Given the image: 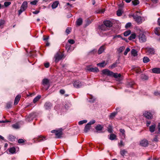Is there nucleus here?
<instances>
[{
    "label": "nucleus",
    "mask_w": 160,
    "mask_h": 160,
    "mask_svg": "<svg viewBox=\"0 0 160 160\" xmlns=\"http://www.w3.org/2000/svg\"><path fill=\"white\" fill-rule=\"evenodd\" d=\"M73 84L74 87L76 88H79L84 86V83L78 80H74L73 81Z\"/></svg>",
    "instance_id": "nucleus-1"
},
{
    "label": "nucleus",
    "mask_w": 160,
    "mask_h": 160,
    "mask_svg": "<svg viewBox=\"0 0 160 160\" xmlns=\"http://www.w3.org/2000/svg\"><path fill=\"white\" fill-rule=\"evenodd\" d=\"M131 16L133 18L134 20L139 23H141L142 22V18L140 16H138L137 14H133Z\"/></svg>",
    "instance_id": "nucleus-2"
},
{
    "label": "nucleus",
    "mask_w": 160,
    "mask_h": 160,
    "mask_svg": "<svg viewBox=\"0 0 160 160\" xmlns=\"http://www.w3.org/2000/svg\"><path fill=\"white\" fill-rule=\"evenodd\" d=\"M63 57V54H60L59 53H57L54 56L55 62L56 63L58 62L60 60L62 59Z\"/></svg>",
    "instance_id": "nucleus-3"
},
{
    "label": "nucleus",
    "mask_w": 160,
    "mask_h": 160,
    "mask_svg": "<svg viewBox=\"0 0 160 160\" xmlns=\"http://www.w3.org/2000/svg\"><path fill=\"white\" fill-rule=\"evenodd\" d=\"M139 41L140 42H144L146 41V37L143 33H140L138 36Z\"/></svg>",
    "instance_id": "nucleus-4"
},
{
    "label": "nucleus",
    "mask_w": 160,
    "mask_h": 160,
    "mask_svg": "<svg viewBox=\"0 0 160 160\" xmlns=\"http://www.w3.org/2000/svg\"><path fill=\"white\" fill-rule=\"evenodd\" d=\"M102 73L105 75H107L109 76H112L113 72L108 70V69H105L102 70Z\"/></svg>",
    "instance_id": "nucleus-5"
},
{
    "label": "nucleus",
    "mask_w": 160,
    "mask_h": 160,
    "mask_svg": "<svg viewBox=\"0 0 160 160\" xmlns=\"http://www.w3.org/2000/svg\"><path fill=\"white\" fill-rule=\"evenodd\" d=\"M144 116L147 119H151L152 118V115L151 112L148 111H146L143 113Z\"/></svg>",
    "instance_id": "nucleus-6"
},
{
    "label": "nucleus",
    "mask_w": 160,
    "mask_h": 160,
    "mask_svg": "<svg viewBox=\"0 0 160 160\" xmlns=\"http://www.w3.org/2000/svg\"><path fill=\"white\" fill-rule=\"evenodd\" d=\"M37 115L36 112H32L28 116L27 120L28 121L32 120L34 118H35Z\"/></svg>",
    "instance_id": "nucleus-7"
},
{
    "label": "nucleus",
    "mask_w": 160,
    "mask_h": 160,
    "mask_svg": "<svg viewBox=\"0 0 160 160\" xmlns=\"http://www.w3.org/2000/svg\"><path fill=\"white\" fill-rule=\"evenodd\" d=\"M148 145V141L145 139L142 140L140 142V145L143 147H147Z\"/></svg>",
    "instance_id": "nucleus-8"
},
{
    "label": "nucleus",
    "mask_w": 160,
    "mask_h": 160,
    "mask_svg": "<svg viewBox=\"0 0 160 160\" xmlns=\"http://www.w3.org/2000/svg\"><path fill=\"white\" fill-rule=\"evenodd\" d=\"M49 80L46 78H44L42 80V84L44 86L46 85L48 86V87L46 88V90H47L49 88Z\"/></svg>",
    "instance_id": "nucleus-9"
},
{
    "label": "nucleus",
    "mask_w": 160,
    "mask_h": 160,
    "mask_svg": "<svg viewBox=\"0 0 160 160\" xmlns=\"http://www.w3.org/2000/svg\"><path fill=\"white\" fill-rule=\"evenodd\" d=\"M52 106V103L50 102H46L44 105V107L46 110L50 109Z\"/></svg>",
    "instance_id": "nucleus-10"
},
{
    "label": "nucleus",
    "mask_w": 160,
    "mask_h": 160,
    "mask_svg": "<svg viewBox=\"0 0 160 160\" xmlns=\"http://www.w3.org/2000/svg\"><path fill=\"white\" fill-rule=\"evenodd\" d=\"M146 49L147 51V52L151 55L154 54L155 53V50L153 48L147 47Z\"/></svg>",
    "instance_id": "nucleus-11"
},
{
    "label": "nucleus",
    "mask_w": 160,
    "mask_h": 160,
    "mask_svg": "<svg viewBox=\"0 0 160 160\" xmlns=\"http://www.w3.org/2000/svg\"><path fill=\"white\" fill-rule=\"evenodd\" d=\"M103 23L107 27H111L112 26V23L109 20L104 21Z\"/></svg>",
    "instance_id": "nucleus-12"
},
{
    "label": "nucleus",
    "mask_w": 160,
    "mask_h": 160,
    "mask_svg": "<svg viewBox=\"0 0 160 160\" xmlns=\"http://www.w3.org/2000/svg\"><path fill=\"white\" fill-rule=\"evenodd\" d=\"M119 59H118V60H116L115 62L114 63L111 65L109 66V68L110 69H112L116 67L117 66L118 64H119Z\"/></svg>",
    "instance_id": "nucleus-13"
},
{
    "label": "nucleus",
    "mask_w": 160,
    "mask_h": 160,
    "mask_svg": "<svg viewBox=\"0 0 160 160\" xmlns=\"http://www.w3.org/2000/svg\"><path fill=\"white\" fill-rule=\"evenodd\" d=\"M98 29L102 31H105L107 30V27L103 23V24H102L98 26Z\"/></svg>",
    "instance_id": "nucleus-14"
},
{
    "label": "nucleus",
    "mask_w": 160,
    "mask_h": 160,
    "mask_svg": "<svg viewBox=\"0 0 160 160\" xmlns=\"http://www.w3.org/2000/svg\"><path fill=\"white\" fill-rule=\"evenodd\" d=\"M105 48L104 46L102 45L99 48L98 51V54H100L102 53V52L104 51L105 50Z\"/></svg>",
    "instance_id": "nucleus-15"
},
{
    "label": "nucleus",
    "mask_w": 160,
    "mask_h": 160,
    "mask_svg": "<svg viewBox=\"0 0 160 160\" xmlns=\"http://www.w3.org/2000/svg\"><path fill=\"white\" fill-rule=\"evenodd\" d=\"M88 70L91 72H98L99 71L98 68L97 67L90 68L88 69Z\"/></svg>",
    "instance_id": "nucleus-16"
},
{
    "label": "nucleus",
    "mask_w": 160,
    "mask_h": 160,
    "mask_svg": "<svg viewBox=\"0 0 160 160\" xmlns=\"http://www.w3.org/2000/svg\"><path fill=\"white\" fill-rule=\"evenodd\" d=\"M152 72L153 73L159 74L160 73V68H155L152 69Z\"/></svg>",
    "instance_id": "nucleus-17"
},
{
    "label": "nucleus",
    "mask_w": 160,
    "mask_h": 160,
    "mask_svg": "<svg viewBox=\"0 0 160 160\" xmlns=\"http://www.w3.org/2000/svg\"><path fill=\"white\" fill-rule=\"evenodd\" d=\"M62 130H58L57 131L55 134L56 136V137L58 138H60L61 137V136L62 135Z\"/></svg>",
    "instance_id": "nucleus-18"
},
{
    "label": "nucleus",
    "mask_w": 160,
    "mask_h": 160,
    "mask_svg": "<svg viewBox=\"0 0 160 160\" xmlns=\"http://www.w3.org/2000/svg\"><path fill=\"white\" fill-rule=\"evenodd\" d=\"M20 98L21 95H18L16 97L14 102L15 105H17L18 104L20 100Z\"/></svg>",
    "instance_id": "nucleus-19"
},
{
    "label": "nucleus",
    "mask_w": 160,
    "mask_h": 160,
    "mask_svg": "<svg viewBox=\"0 0 160 160\" xmlns=\"http://www.w3.org/2000/svg\"><path fill=\"white\" fill-rule=\"evenodd\" d=\"M77 25L80 26L81 25L82 23V19L81 18H78L76 21Z\"/></svg>",
    "instance_id": "nucleus-20"
},
{
    "label": "nucleus",
    "mask_w": 160,
    "mask_h": 160,
    "mask_svg": "<svg viewBox=\"0 0 160 160\" xmlns=\"http://www.w3.org/2000/svg\"><path fill=\"white\" fill-rule=\"evenodd\" d=\"M156 127V125L155 124L152 125L149 127V131L152 133L154 132Z\"/></svg>",
    "instance_id": "nucleus-21"
},
{
    "label": "nucleus",
    "mask_w": 160,
    "mask_h": 160,
    "mask_svg": "<svg viewBox=\"0 0 160 160\" xmlns=\"http://www.w3.org/2000/svg\"><path fill=\"white\" fill-rule=\"evenodd\" d=\"M58 4L59 2L58 1H55L52 3V8L53 9L56 8L58 7Z\"/></svg>",
    "instance_id": "nucleus-22"
},
{
    "label": "nucleus",
    "mask_w": 160,
    "mask_h": 160,
    "mask_svg": "<svg viewBox=\"0 0 160 160\" xmlns=\"http://www.w3.org/2000/svg\"><path fill=\"white\" fill-rule=\"evenodd\" d=\"M28 6V3L26 1H24L22 4L21 8L25 10Z\"/></svg>",
    "instance_id": "nucleus-23"
},
{
    "label": "nucleus",
    "mask_w": 160,
    "mask_h": 160,
    "mask_svg": "<svg viewBox=\"0 0 160 160\" xmlns=\"http://www.w3.org/2000/svg\"><path fill=\"white\" fill-rule=\"evenodd\" d=\"M46 139V138L45 137L40 136L38 137V141L41 142L44 141Z\"/></svg>",
    "instance_id": "nucleus-24"
},
{
    "label": "nucleus",
    "mask_w": 160,
    "mask_h": 160,
    "mask_svg": "<svg viewBox=\"0 0 160 160\" xmlns=\"http://www.w3.org/2000/svg\"><path fill=\"white\" fill-rule=\"evenodd\" d=\"M160 31V28L159 27H156L155 29L154 32L155 33L158 35L159 36L160 35V33L159 32Z\"/></svg>",
    "instance_id": "nucleus-25"
},
{
    "label": "nucleus",
    "mask_w": 160,
    "mask_h": 160,
    "mask_svg": "<svg viewBox=\"0 0 160 160\" xmlns=\"http://www.w3.org/2000/svg\"><path fill=\"white\" fill-rule=\"evenodd\" d=\"M91 127V126L89 125L88 124H87L85 126L84 129V131L86 133L88 132L90 128Z\"/></svg>",
    "instance_id": "nucleus-26"
},
{
    "label": "nucleus",
    "mask_w": 160,
    "mask_h": 160,
    "mask_svg": "<svg viewBox=\"0 0 160 160\" xmlns=\"http://www.w3.org/2000/svg\"><path fill=\"white\" fill-rule=\"evenodd\" d=\"M8 150L9 152L12 154H13L16 152V149L14 147L8 149Z\"/></svg>",
    "instance_id": "nucleus-27"
},
{
    "label": "nucleus",
    "mask_w": 160,
    "mask_h": 160,
    "mask_svg": "<svg viewBox=\"0 0 160 160\" xmlns=\"http://www.w3.org/2000/svg\"><path fill=\"white\" fill-rule=\"evenodd\" d=\"M131 53L134 57L138 55L137 52L134 49H132L131 51Z\"/></svg>",
    "instance_id": "nucleus-28"
},
{
    "label": "nucleus",
    "mask_w": 160,
    "mask_h": 160,
    "mask_svg": "<svg viewBox=\"0 0 160 160\" xmlns=\"http://www.w3.org/2000/svg\"><path fill=\"white\" fill-rule=\"evenodd\" d=\"M141 78L143 80H147L148 79V77L144 74H142L141 76Z\"/></svg>",
    "instance_id": "nucleus-29"
},
{
    "label": "nucleus",
    "mask_w": 160,
    "mask_h": 160,
    "mask_svg": "<svg viewBox=\"0 0 160 160\" xmlns=\"http://www.w3.org/2000/svg\"><path fill=\"white\" fill-rule=\"evenodd\" d=\"M92 21L89 19H87L85 21V24H84V27L86 28L92 22Z\"/></svg>",
    "instance_id": "nucleus-30"
},
{
    "label": "nucleus",
    "mask_w": 160,
    "mask_h": 160,
    "mask_svg": "<svg viewBox=\"0 0 160 160\" xmlns=\"http://www.w3.org/2000/svg\"><path fill=\"white\" fill-rule=\"evenodd\" d=\"M67 52H68L69 51L71 50V45L69 43H67L65 46Z\"/></svg>",
    "instance_id": "nucleus-31"
},
{
    "label": "nucleus",
    "mask_w": 160,
    "mask_h": 160,
    "mask_svg": "<svg viewBox=\"0 0 160 160\" xmlns=\"http://www.w3.org/2000/svg\"><path fill=\"white\" fill-rule=\"evenodd\" d=\"M103 127H102L101 125L98 124L95 127V129L97 130L98 131H101L102 130V129L103 128Z\"/></svg>",
    "instance_id": "nucleus-32"
},
{
    "label": "nucleus",
    "mask_w": 160,
    "mask_h": 160,
    "mask_svg": "<svg viewBox=\"0 0 160 160\" xmlns=\"http://www.w3.org/2000/svg\"><path fill=\"white\" fill-rule=\"evenodd\" d=\"M118 112H114L110 114L109 116L110 118H112L114 117L117 114Z\"/></svg>",
    "instance_id": "nucleus-33"
},
{
    "label": "nucleus",
    "mask_w": 160,
    "mask_h": 160,
    "mask_svg": "<svg viewBox=\"0 0 160 160\" xmlns=\"http://www.w3.org/2000/svg\"><path fill=\"white\" fill-rule=\"evenodd\" d=\"M131 33V31L130 30H128L126 31H125L123 33L124 36L125 37H127Z\"/></svg>",
    "instance_id": "nucleus-34"
},
{
    "label": "nucleus",
    "mask_w": 160,
    "mask_h": 160,
    "mask_svg": "<svg viewBox=\"0 0 160 160\" xmlns=\"http://www.w3.org/2000/svg\"><path fill=\"white\" fill-rule=\"evenodd\" d=\"M105 62L104 61H103V62H102L97 63V65L99 67L101 68L104 67L105 66Z\"/></svg>",
    "instance_id": "nucleus-35"
},
{
    "label": "nucleus",
    "mask_w": 160,
    "mask_h": 160,
    "mask_svg": "<svg viewBox=\"0 0 160 160\" xmlns=\"http://www.w3.org/2000/svg\"><path fill=\"white\" fill-rule=\"evenodd\" d=\"M8 139L10 141L13 142L14 141L15 137L12 135H9L8 137Z\"/></svg>",
    "instance_id": "nucleus-36"
},
{
    "label": "nucleus",
    "mask_w": 160,
    "mask_h": 160,
    "mask_svg": "<svg viewBox=\"0 0 160 160\" xmlns=\"http://www.w3.org/2000/svg\"><path fill=\"white\" fill-rule=\"evenodd\" d=\"M150 61L149 58L147 57H144L143 58V62L144 63H146Z\"/></svg>",
    "instance_id": "nucleus-37"
},
{
    "label": "nucleus",
    "mask_w": 160,
    "mask_h": 160,
    "mask_svg": "<svg viewBox=\"0 0 160 160\" xmlns=\"http://www.w3.org/2000/svg\"><path fill=\"white\" fill-rule=\"evenodd\" d=\"M12 128L15 129H18L20 128V126L19 124L17 123L13 124L12 125Z\"/></svg>",
    "instance_id": "nucleus-38"
},
{
    "label": "nucleus",
    "mask_w": 160,
    "mask_h": 160,
    "mask_svg": "<svg viewBox=\"0 0 160 160\" xmlns=\"http://www.w3.org/2000/svg\"><path fill=\"white\" fill-rule=\"evenodd\" d=\"M134 82L133 81H132L128 82L127 86L128 87L132 88V86L134 84Z\"/></svg>",
    "instance_id": "nucleus-39"
},
{
    "label": "nucleus",
    "mask_w": 160,
    "mask_h": 160,
    "mask_svg": "<svg viewBox=\"0 0 160 160\" xmlns=\"http://www.w3.org/2000/svg\"><path fill=\"white\" fill-rule=\"evenodd\" d=\"M121 155L124 157V155L126 153H127V151L125 149L121 150L120 151Z\"/></svg>",
    "instance_id": "nucleus-40"
},
{
    "label": "nucleus",
    "mask_w": 160,
    "mask_h": 160,
    "mask_svg": "<svg viewBox=\"0 0 160 160\" xmlns=\"http://www.w3.org/2000/svg\"><path fill=\"white\" fill-rule=\"evenodd\" d=\"M136 35L135 33H133L128 38V39L129 40H132L133 39H134L136 38Z\"/></svg>",
    "instance_id": "nucleus-41"
},
{
    "label": "nucleus",
    "mask_w": 160,
    "mask_h": 160,
    "mask_svg": "<svg viewBox=\"0 0 160 160\" xmlns=\"http://www.w3.org/2000/svg\"><path fill=\"white\" fill-rule=\"evenodd\" d=\"M41 97L40 95H38L34 98L33 101V103H35L38 101L40 99Z\"/></svg>",
    "instance_id": "nucleus-42"
},
{
    "label": "nucleus",
    "mask_w": 160,
    "mask_h": 160,
    "mask_svg": "<svg viewBox=\"0 0 160 160\" xmlns=\"http://www.w3.org/2000/svg\"><path fill=\"white\" fill-rule=\"evenodd\" d=\"M116 137V136L114 134H110L109 137V139L111 140H113L115 139Z\"/></svg>",
    "instance_id": "nucleus-43"
},
{
    "label": "nucleus",
    "mask_w": 160,
    "mask_h": 160,
    "mask_svg": "<svg viewBox=\"0 0 160 160\" xmlns=\"http://www.w3.org/2000/svg\"><path fill=\"white\" fill-rule=\"evenodd\" d=\"M132 4L134 5V6H136L139 3V1L138 0H132Z\"/></svg>",
    "instance_id": "nucleus-44"
},
{
    "label": "nucleus",
    "mask_w": 160,
    "mask_h": 160,
    "mask_svg": "<svg viewBox=\"0 0 160 160\" xmlns=\"http://www.w3.org/2000/svg\"><path fill=\"white\" fill-rule=\"evenodd\" d=\"M119 131L122 133V137L124 138L125 136V130L123 129H120L119 130Z\"/></svg>",
    "instance_id": "nucleus-45"
},
{
    "label": "nucleus",
    "mask_w": 160,
    "mask_h": 160,
    "mask_svg": "<svg viewBox=\"0 0 160 160\" xmlns=\"http://www.w3.org/2000/svg\"><path fill=\"white\" fill-rule=\"evenodd\" d=\"M71 104L70 103H66L65 105V108L66 109H68L71 106Z\"/></svg>",
    "instance_id": "nucleus-46"
},
{
    "label": "nucleus",
    "mask_w": 160,
    "mask_h": 160,
    "mask_svg": "<svg viewBox=\"0 0 160 160\" xmlns=\"http://www.w3.org/2000/svg\"><path fill=\"white\" fill-rule=\"evenodd\" d=\"M87 120H82L78 122V124L79 125H82L83 124L85 123H87Z\"/></svg>",
    "instance_id": "nucleus-47"
},
{
    "label": "nucleus",
    "mask_w": 160,
    "mask_h": 160,
    "mask_svg": "<svg viewBox=\"0 0 160 160\" xmlns=\"http://www.w3.org/2000/svg\"><path fill=\"white\" fill-rule=\"evenodd\" d=\"M122 12L120 9H119L117 11V15L118 16H120L122 15Z\"/></svg>",
    "instance_id": "nucleus-48"
},
{
    "label": "nucleus",
    "mask_w": 160,
    "mask_h": 160,
    "mask_svg": "<svg viewBox=\"0 0 160 160\" xmlns=\"http://www.w3.org/2000/svg\"><path fill=\"white\" fill-rule=\"evenodd\" d=\"M125 49V47L123 46L120 47L118 50L119 53L122 52Z\"/></svg>",
    "instance_id": "nucleus-49"
},
{
    "label": "nucleus",
    "mask_w": 160,
    "mask_h": 160,
    "mask_svg": "<svg viewBox=\"0 0 160 160\" xmlns=\"http://www.w3.org/2000/svg\"><path fill=\"white\" fill-rule=\"evenodd\" d=\"M89 98V102H93L95 100V98L92 95L90 96Z\"/></svg>",
    "instance_id": "nucleus-50"
},
{
    "label": "nucleus",
    "mask_w": 160,
    "mask_h": 160,
    "mask_svg": "<svg viewBox=\"0 0 160 160\" xmlns=\"http://www.w3.org/2000/svg\"><path fill=\"white\" fill-rule=\"evenodd\" d=\"M130 49L129 48H127L124 51V54L125 55H126L129 51H130Z\"/></svg>",
    "instance_id": "nucleus-51"
},
{
    "label": "nucleus",
    "mask_w": 160,
    "mask_h": 160,
    "mask_svg": "<svg viewBox=\"0 0 160 160\" xmlns=\"http://www.w3.org/2000/svg\"><path fill=\"white\" fill-rule=\"evenodd\" d=\"M11 4V2H5L4 3V5L5 7H7L9 6Z\"/></svg>",
    "instance_id": "nucleus-52"
},
{
    "label": "nucleus",
    "mask_w": 160,
    "mask_h": 160,
    "mask_svg": "<svg viewBox=\"0 0 160 160\" xmlns=\"http://www.w3.org/2000/svg\"><path fill=\"white\" fill-rule=\"evenodd\" d=\"M95 122V120H92L88 122L87 124L90 126L91 125L94 124Z\"/></svg>",
    "instance_id": "nucleus-53"
},
{
    "label": "nucleus",
    "mask_w": 160,
    "mask_h": 160,
    "mask_svg": "<svg viewBox=\"0 0 160 160\" xmlns=\"http://www.w3.org/2000/svg\"><path fill=\"white\" fill-rule=\"evenodd\" d=\"M12 107L11 103L9 102L7 103L6 105V108L8 109H9L10 108Z\"/></svg>",
    "instance_id": "nucleus-54"
},
{
    "label": "nucleus",
    "mask_w": 160,
    "mask_h": 160,
    "mask_svg": "<svg viewBox=\"0 0 160 160\" xmlns=\"http://www.w3.org/2000/svg\"><path fill=\"white\" fill-rule=\"evenodd\" d=\"M68 42L69 44H73L75 43L73 39H69L68 40Z\"/></svg>",
    "instance_id": "nucleus-55"
},
{
    "label": "nucleus",
    "mask_w": 160,
    "mask_h": 160,
    "mask_svg": "<svg viewBox=\"0 0 160 160\" xmlns=\"http://www.w3.org/2000/svg\"><path fill=\"white\" fill-rule=\"evenodd\" d=\"M131 26V23L130 22H128L126 24V25L125 26V27L126 28H128L130 27Z\"/></svg>",
    "instance_id": "nucleus-56"
},
{
    "label": "nucleus",
    "mask_w": 160,
    "mask_h": 160,
    "mask_svg": "<svg viewBox=\"0 0 160 160\" xmlns=\"http://www.w3.org/2000/svg\"><path fill=\"white\" fill-rule=\"evenodd\" d=\"M112 127L110 126H109L108 128V132L110 133H111L112 132Z\"/></svg>",
    "instance_id": "nucleus-57"
},
{
    "label": "nucleus",
    "mask_w": 160,
    "mask_h": 160,
    "mask_svg": "<svg viewBox=\"0 0 160 160\" xmlns=\"http://www.w3.org/2000/svg\"><path fill=\"white\" fill-rule=\"evenodd\" d=\"M71 28H67L66 29V32L67 33V34H69L71 32Z\"/></svg>",
    "instance_id": "nucleus-58"
},
{
    "label": "nucleus",
    "mask_w": 160,
    "mask_h": 160,
    "mask_svg": "<svg viewBox=\"0 0 160 160\" xmlns=\"http://www.w3.org/2000/svg\"><path fill=\"white\" fill-rule=\"evenodd\" d=\"M38 2V1L37 0H35L31 2H30V4L32 5H35Z\"/></svg>",
    "instance_id": "nucleus-59"
},
{
    "label": "nucleus",
    "mask_w": 160,
    "mask_h": 160,
    "mask_svg": "<svg viewBox=\"0 0 160 160\" xmlns=\"http://www.w3.org/2000/svg\"><path fill=\"white\" fill-rule=\"evenodd\" d=\"M124 144L123 143L122 140H121L120 142L118 143V145L119 147L124 146Z\"/></svg>",
    "instance_id": "nucleus-60"
},
{
    "label": "nucleus",
    "mask_w": 160,
    "mask_h": 160,
    "mask_svg": "<svg viewBox=\"0 0 160 160\" xmlns=\"http://www.w3.org/2000/svg\"><path fill=\"white\" fill-rule=\"evenodd\" d=\"M25 11V10H24V9H23L22 8H20V10L18 11V14L19 15H20L21 14V13L24 11Z\"/></svg>",
    "instance_id": "nucleus-61"
},
{
    "label": "nucleus",
    "mask_w": 160,
    "mask_h": 160,
    "mask_svg": "<svg viewBox=\"0 0 160 160\" xmlns=\"http://www.w3.org/2000/svg\"><path fill=\"white\" fill-rule=\"evenodd\" d=\"M158 133L160 134V122H159L158 124Z\"/></svg>",
    "instance_id": "nucleus-62"
},
{
    "label": "nucleus",
    "mask_w": 160,
    "mask_h": 160,
    "mask_svg": "<svg viewBox=\"0 0 160 160\" xmlns=\"http://www.w3.org/2000/svg\"><path fill=\"white\" fill-rule=\"evenodd\" d=\"M24 142V141L22 139H19L18 141V142L19 143H22Z\"/></svg>",
    "instance_id": "nucleus-63"
},
{
    "label": "nucleus",
    "mask_w": 160,
    "mask_h": 160,
    "mask_svg": "<svg viewBox=\"0 0 160 160\" xmlns=\"http://www.w3.org/2000/svg\"><path fill=\"white\" fill-rule=\"evenodd\" d=\"M97 51L96 49H93V50H91V51H90L89 52L90 53H92L93 54H94V53H96Z\"/></svg>",
    "instance_id": "nucleus-64"
}]
</instances>
